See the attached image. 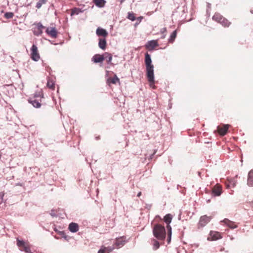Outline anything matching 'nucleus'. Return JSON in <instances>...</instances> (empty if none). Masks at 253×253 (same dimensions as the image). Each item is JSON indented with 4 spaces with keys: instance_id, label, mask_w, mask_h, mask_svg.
Returning a JSON list of instances; mask_svg holds the SVG:
<instances>
[{
    "instance_id": "c9c22d12",
    "label": "nucleus",
    "mask_w": 253,
    "mask_h": 253,
    "mask_svg": "<svg viewBox=\"0 0 253 253\" xmlns=\"http://www.w3.org/2000/svg\"><path fill=\"white\" fill-rule=\"evenodd\" d=\"M142 19V17H139L137 18V20H139V22H140Z\"/></svg>"
},
{
    "instance_id": "5701e85b",
    "label": "nucleus",
    "mask_w": 253,
    "mask_h": 253,
    "mask_svg": "<svg viewBox=\"0 0 253 253\" xmlns=\"http://www.w3.org/2000/svg\"><path fill=\"white\" fill-rule=\"evenodd\" d=\"M104 56V60L106 59V62L108 63H111L112 60V55L111 54L108 53V52H105L103 54Z\"/></svg>"
},
{
    "instance_id": "f03ea898",
    "label": "nucleus",
    "mask_w": 253,
    "mask_h": 253,
    "mask_svg": "<svg viewBox=\"0 0 253 253\" xmlns=\"http://www.w3.org/2000/svg\"><path fill=\"white\" fill-rule=\"evenodd\" d=\"M154 236L159 240H164L166 238V230L164 226L157 224L153 229Z\"/></svg>"
},
{
    "instance_id": "6ab92c4d",
    "label": "nucleus",
    "mask_w": 253,
    "mask_h": 253,
    "mask_svg": "<svg viewBox=\"0 0 253 253\" xmlns=\"http://www.w3.org/2000/svg\"><path fill=\"white\" fill-rule=\"evenodd\" d=\"M47 86L50 89L54 90L55 89V82H54V81L51 78H48L47 80Z\"/></svg>"
},
{
    "instance_id": "b1692460",
    "label": "nucleus",
    "mask_w": 253,
    "mask_h": 253,
    "mask_svg": "<svg viewBox=\"0 0 253 253\" xmlns=\"http://www.w3.org/2000/svg\"><path fill=\"white\" fill-rule=\"evenodd\" d=\"M95 4L99 7H102L104 6L106 1L105 0H93Z\"/></svg>"
},
{
    "instance_id": "ddd939ff",
    "label": "nucleus",
    "mask_w": 253,
    "mask_h": 253,
    "mask_svg": "<svg viewBox=\"0 0 253 253\" xmlns=\"http://www.w3.org/2000/svg\"><path fill=\"white\" fill-rule=\"evenodd\" d=\"M222 222L231 229H235L238 227V225L235 222L231 221L228 219L225 218Z\"/></svg>"
},
{
    "instance_id": "f3484780",
    "label": "nucleus",
    "mask_w": 253,
    "mask_h": 253,
    "mask_svg": "<svg viewBox=\"0 0 253 253\" xmlns=\"http://www.w3.org/2000/svg\"><path fill=\"white\" fill-rule=\"evenodd\" d=\"M96 34L98 36H102L104 38L106 37L108 34V32L106 31V30L101 28H98L96 30Z\"/></svg>"
},
{
    "instance_id": "393cba45",
    "label": "nucleus",
    "mask_w": 253,
    "mask_h": 253,
    "mask_svg": "<svg viewBox=\"0 0 253 253\" xmlns=\"http://www.w3.org/2000/svg\"><path fill=\"white\" fill-rule=\"evenodd\" d=\"M219 23H220L222 26L225 27H229L231 24V22H229L227 19L225 18L224 17L222 18V19L221 20Z\"/></svg>"
},
{
    "instance_id": "72a5a7b5",
    "label": "nucleus",
    "mask_w": 253,
    "mask_h": 253,
    "mask_svg": "<svg viewBox=\"0 0 253 253\" xmlns=\"http://www.w3.org/2000/svg\"><path fill=\"white\" fill-rule=\"evenodd\" d=\"M4 195V193L3 192H0V205L3 202Z\"/></svg>"
},
{
    "instance_id": "412c9836",
    "label": "nucleus",
    "mask_w": 253,
    "mask_h": 253,
    "mask_svg": "<svg viewBox=\"0 0 253 253\" xmlns=\"http://www.w3.org/2000/svg\"><path fill=\"white\" fill-rule=\"evenodd\" d=\"M98 45L99 47L102 49L104 50L106 48V41L105 38L99 39Z\"/></svg>"
},
{
    "instance_id": "9d476101",
    "label": "nucleus",
    "mask_w": 253,
    "mask_h": 253,
    "mask_svg": "<svg viewBox=\"0 0 253 253\" xmlns=\"http://www.w3.org/2000/svg\"><path fill=\"white\" fill-rule=\"evenodd\" d=\"M46 33L52 38H56L57 37L58 33L55 28H47L46 30Z\"/></svg>"
},
{
    "instance_id": "bb28decb",
    "label": "nucleus",
    "mask_w": 253,
    "mask_h": 253,
    "mask_svg": "<svg viewBox=\"0 0 253 253\" xmlns=\"http://www.w3.org/2000/svg\"><path fill=\"white\" fill-rule=\"evenodd\" d=\"M176 36H177V31H176V30H175L171 34V35L169 39V42L170 43H173L176 37Z\"/></svg>"
},
{
    "instance_id": "2eb2a0df",
    "label": "nucleus",
    "mask_w": 253,
    "mask_h": 253,
    "mask_svg": "<svg viewBox=\"0 0 253 253\" xmlns=\"http://www.w3.org/2000/svg\"><path fill=\"white\" fill-rule=\"evenodd\" d=\"M68 229L71 232L75 233L79 230V226L77 223L72 222L69 224Z\"/></svg>"
},
{
    "instance_id": "e433bc0d",
    "label": "nucleus",
    "mask_w": 253,
    "mask_h": 253,
    "mask_svg": "<svg viewBox=\"0 0 253 253\" xmlns=\"http://www.w3.org/2000/svg\"><path fill=\"white\" fill-rule=\"evenodd\" d=\"M141 195V192H139V193H138V194H137V196H138V197H139V196H140V195Z\"/></svg>"
},
{
    "instance_id": "2f4dec72",
    "label": "nucleus",
    "mask_w": 253,
    "mask_h": 253,
    "mask_svg": "<svg viewBox=\"0 0 253 253\" xmlns=\"http://www.w3.org/2000/svg\"><path fill=\"white\" fill-rule=\"evenodd\" d=\"M127 18L133 21L135 19V15L133 13L129 12L128 13Z\"/></svg>"
},
{
    "instance_id": "cd10ccee",
    "label": "nucleus",
    "mask_w": 253,
    "mask_h": 253,
    "mask_svg": "<svg viewBox=\"0 0 253 253\" xmlns=\"http://www.w3.org/2000/svg\"><path fill=\"white\" fill-rule=\"evenodd\" d=\"M152 242H153V249L154 250H157L160 247V244H159V242L157 241L155 239H153Z\"/></svg>"
},
{
    "instance_id": "dca6fc26",
    "label": "nucleus",
    "mask_w": 253,
    "mask_h": 253,
    "mask_svg": "<svg viewBox=\"0 0 253 253\" xmlns=\"http://www.w3.org/2000/svg\"><path fill=\"white\" fill-rule=\"evenodd\" d=\"M117 83H119L120 84V79L116 75L114 77L109 78L107 80V83L109 85H110L111 84H116Z\"/></svg>"
},
{
    "instance_id": "7c9ffc66",
    "label": "nucleus",
    "mask_w": 253,
    "mask_h": 253,
    "mask_svg": "<svg viewBox=\"0 0 253 253\" xmlns=\"http://www.w3.org/2000/svg\"><path fill=\"white\" fill-rule=\"evenodd\" d=\"M13 16L14 13L11 12H6L4 15V17L6 19L12 18L13 17Z\"/></svg>"
},
{
    "instance_id": "423d86ee",
    "label": "nucleus",
    "mask_w": 253,
    "mask_h": 253,
    "mask_svg": "<svg viewBox=\"0 0 253 253\" xmlns=\"http://www.w3.org/2000/svg\"><path fill=\"white\" fill-rule=\"evenodd\" d=\"M126 238L124 236L117 238L114 246L116 248H120L123 247L126 243Z\"/></svg>"
},
{
    "instance_id": "473e14b6",
    "label": "nucleus",
    "mask_w": 253,
    "mask_h": 253,
    "mask_svg": "<svg viewBox=\"0 0 253 253\" xmlns=\"http://www.w3.org/2000/svg\"><path fill=\"white\" fill-rule=\"evenodd\" d=\"M80 11L79 8H75L72 10L71 15L78 14Z\"/></svg>"
},
{
    "instance_id": "f704fd0d",
    "label": "nucleus",
    "mask_w": 253,
    "mask_h": 253,
    "mask_svg": "<svg viewBox=\"0 0 253 253\" xmlns=\"http://www.w3.org/2000/svg\"><path fill=\"white\" fill-rule=\"evenodd\" d=\"M167 228L168 230V234L170 237L171 235V228L169 224H167Z\"/></svg>"
},
{
    "instance_id": "f257e3e1",
    "label": "nucleus",
    "mask_w": 253,
    "mask_h": 253,
    "mask_svg": "<svg viewBox=\"0 0 253 253\" xmlns=\"http://www.w3.org/2000/svg\"><path fill=\"white\" fill-rule=\"evenodd\" d=\"M145 63L147 71V78L151 86L154 87V66L152 64L150 55L146 53L145 56Z\"/></svg>"
},
{
    "instance_id": "f8f14e48",
    "label": "nucleus",
    "mask_w": 253,
    "mask_h": 253,
    "mask_svg": "<svg viewBox=\"0 0 253 253\" xmlns=\"http://www.w3.org/2000/svg\"><path fill=\"white\" fill-rule=\"evenodd\" d=\"M158 46V43L157 41L152 40L149 41L146 44V48L149 50L153 49L154 48Z\"/></svg>"
},
{
    "instance_id": "c756f323",
    "label": "nucleus",
    "mask_w": 253,
    "mask_h": 253,
    "mask_svg": "<svg viewBox=\"0 0 253 253\" xmlns=\"http://www.w3.org/2000/svg\"><path fill=\"white\" fill-rule=\"evenodd\" d=\"M46 2V0H40L37 3L36 7L37 8H40L43 4L45 3Z\"/></svg>"
},
{
    "instance_id": "7ed1b4c3",
    "label": "nucleus",
    "mask_w": 253,
    "mask_h": 253,
    "mask_svg": "<svg viewBox=\"0 0 253 253\" xmlns=\"http://www.w3.org/2000/svg\"><path fill=\"white\" fill-rule=\"evenodd\" d=\"M43 98L42 93H36L33 98H30L28 101L36 108H40L41 106V98Z\"/></svg>"
},
{
    "instance_id": "4be33fe9",
    "label": "nucleus",
    "mask_w": 253,
    "mask_h": 253,
    "mask_svg": "<svg viewBox=\"0 0 253 253\" xmlns=\"http://www.w3.org/2000/svg\"><path fill=\"white\" fill-rule=\"evenodd\" d=\"M223 17L218 13H215L212 16V19L218 23H220Z\"/></svg>"
},
{
    "instance_id": "4c0bfd02",
    "label": "nucleus",
    "mask_w": 253,
    "mask_h": 253,
    "mask_svg": "<svg viewBox=\"0 0 253 253\" xmlns=\"http://www.w3.org/2000/svg\"><path fill=\"white\" fill-rule=\"evenodd\" d=\"M126 0H120V2L121 3H123L124 1H125Z\"/></svg>"
},
{
    "instance_id": "6e6552de",
    "label": "nucleus",
    "mask_w": 253,
    "mask_h": 253,
    "mask_svg": "<svg viewBox=\"0 0 253 253\" xmlns=\"http://www.w3.org/2000/svg\"><path fill=\"white\" fill-rule=\"evenodd\" d=\"M221 193L222 186L219 184H216L212 189V194L214 196H219Z\"/></svg>"
},
{
    "instance_id": "20e7f679",
    "label": "nucleus",
    "mask_w": 253,
    "mask_h": 253,
    "mask_svg": "<svg viewBox=\"0 0 253 253\" xmlns=\"http://www.w3.org/2000/svg\"><path fill=\"white\" fill-rule=\"evenodd\" d=\"M30 55L31 59L35 61H38L40 59V55L38 51V47L35 44L32 46Z\"/></svg>"
},
{
    "instance_id": "58836bf2",
    "label": "nucleus",
    "mask_w": 253,
    "mask_h": 253,
    "mask_svg": "<svg viewBox=\"0 0 253 253\" xmlns=\"http://www.w3.org/2000/svg\"><path fill=\"white\" fill-rule=\"evenodd\" d=\"M163 31H166V28H164Z\"/></svg>"
},
{
    "instance_id": "a878e982",
    "label": "nucleus",
    "mask_w": 253,
    "mask_h": 253,
    "mask_svg": "<svg viewBox=\"0 0 253 253\" xmlns=\"http://www.w3.org/2000/svg\"><path fill=\"white\" fill-rule=\"evenodd\" d=\"M172 215L169 213V214H166L164 218V221L167 224H169V223L171 222V220H172Z\"/></svg>"
},
{
    "instance_id": "1a4fd4ad",
    "label": "nucleus",
    "mask_w": 253,
    "mask_h": 253,
    "mask_svg": "<svg viewBox=\"0 0 253 253\" xmlns=\"http://www.w3.org/2000/svg\"><path fill=\"white\" fill-rule=\"evenodd\" d=\"M211 218L210 216L204 215L201 217L199 222V226L204 227L211 220Z\"/></svg>"
},
{
    "instance_id": "4468645a",
    "label": "nucleus",
    "mask_w": 253,
    "mask_h": 253,
    "mask_svg": "<svg viewBox=\"0 0 253 253\" xmlns=\"http://www.w3.org/2000/svg\"><path fill=\"white\" fill-rule=\"evenodd\" d=\"M104 60V56L103 55H100L98 54H96L94 55L92 58V61H93L95 63H101Z\"/></svg>"
},
{
    "instance_id": "a211bd4d",
    "label": "nucleus",
    "mask_w": 253,
    "mask_h": 253,
    "mask_svg": "<svg viewBox=\"0 0 253 253\" xmlns=\"http://www.w3.org/2000/svg\"><path fill=\"white\" fill-rule=\"evenodd\" d=\"M247 184L249 186H253V169L251 170L248 173Z\"/></svg>"
},
{
    "instance_id": "0eeeda50",
    "label": "nucleus",
    "mask_w": 253,
    "mask_h": 253,
    "mask_svg": "<svg viewBox=\"0 0 253 253\" xmlns=\"http://www.w3.org/2000/svg\"><path fill=\"white\" fill-rule=\"evenodd\" d=\"M222 238L220 233L217 231H211L210 233V237H208L209 240L211 238V240L215 241L220 239Z\"/></svg>"
},
{
    "instance_id": "9b49d317",
    "label": "nucleus",
    "mask_w": 253,
    "mask_h": 253,
    "mask_svg": "<svg viewBox=\"0 0 253 253\" xmlns=\"http://www.w3.org/2000/svg\"><path fill=\"white\" fill-rule=\"evenodd\" d=\"M229 126L228 125L219 126L217 127V131L220 135H224L227 133L229 128Z\"/></svg>"
},
{
    "instance_id": "39448f33",
    "label": "nucleus",
    "mask_w": 253,
    "mask_h": 253,
    "mask_svg": "<svg viewBox=\"0 0 253 253\" xmlns=\"http://www.w3.org/2000/svg\"><path fill=\"white\" fill-rule=\"evenodd\" d=\"M35 27L33 28V33L35 35L39 36L42 33V30L44 29V27L41 23H35Z\"/></svg>"
},
{
    "instance_id": "c85d7f7f",
    "label": "nucleus",
    "mask_w": 253,
    "mask_h": 253,
    "mask_svg": "<svg viewBox=\"0 0 253 253\" xmlns=\"http://www.w3.org/2000/svg\"><path fill=\"white\" fill-rule=\"evenodd\" d=\"M27 243L23 241H21L19 239H17V245L21 249Z\"/></svg>"
},
{
    "instance_id": "ea45409f",
    "label": "nucleus",
    "mask_w": 253,
    "mask_h": 253,
    "mask_svg": "<svg viewBox=\"0 0 253 253\" xmlns=\"http://www.w3.org/2000/svg\"><path fill=\"white\" fill-rule=\"evenodd\" d=\"M163 31H166V28H164Z\"/></svg>"
},
{
    "instance_id": "aec40b11",
    "label": "nucleus",
    "mask_w": 253,
    "mask_h": 253,
    "mask_svg": "<svg viewBox=\"0 0 253 253\" xmlns=\"http://www.w3.org/2000/svg\"><path fill=\"white\" fill-rule=\"evenodd\" d=\"M116 247L114 246L113 248L111 247H102L101 249H100L98 253H105L106 252H107L108 253L112 252Z\"/></svg>"
}]
</instances>
